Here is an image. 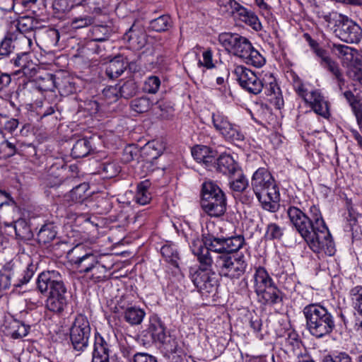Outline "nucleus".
<instances>
[{"mask_svg":"<svg viewBox=\"0 0 362 362\" xmlns=\"http://www.w3.org/2000/svg\"><path fill=\"white\" fill-rule=\"evenodd\" d=\"M57 231L52 223H46L42 226L37 234V240L40 245L51 243L56 237Z\"/></svg>","mask_w":362,"mask_h":362,"instance_id":"nucleus-31","label":"nucleus"},{"mask_svg":"<svg viewBox=\"0 0 362 362\" xmlns=\"http://www.w3.org/2000/svg\"><path fill=\"white\" fill-rule=\"evenodd\" d=\"M174 43L172 42L171 37L160 38L156 45L155 50L162 52L160 57H170L172 54V47Z\"/></svg>","mask_w":362,"mask_h":362,"instance_id":"nucleus-48","label":"nucleus"},{"mask_svg":"<svg viewBox=\"0 0 362 362\" xmlns=\"http://www.w3.org/2000/svg\"><path fill=\"white\" fill-rule=\"evenodd\" d=\"M286 214L290 223L315 253L332 256L336 252L331 233L316 206L310 208V216L302 209L289 205Z\"/></svg>","mask_w":362,"mask_h":362,"instance_id":"nucleus-1","label":"nucleus"},{"mask_svg":"<svg viewBox=\"0 0 362 362\" xmlns=\"http://www.w3.org/2000/svg\"><path fill=\"white\" fill-rule=\"evenodd\" d=\"M148 332L153 341L158 343L168 335L164 323L158 317H153L150 319Z\"/></svg>","mask_w":362,"mask_h":362,"instance_id":"nucleus-28","label":"nucleus"},{"mask_svg":"<svg viewBox=\"0 0 362 362\" xmlns=\"http://www.w3.org/2000/svg\"><path fill=\"white\" fill-rule=\"evenodd\" d=\"M160 86V80L156 76H151L144 82V90L145 92L154 94L157 93Z\"/></svg>","mask_w":362,"mask_h":362,"instance_id":"nucleus-52","label":"nucleus"},{"mask_svg":"<svg viewBox=\"0 0 362 362\" xmlns=\"http://www.w3.org/2000/svg\"><path fill=\"white\" fill-rule=\"evenodd\" d=\"M13 35L7 34L0 43V59H2L13 52L14 45H13Z\"/></svg>","mask_w":362,"mask_h":362,"instance_id":"nucleus-49","label":"nucleus"},{"mask_svg":"<svg viewBox=\"0 0 362 362\" xmlns=\"http://www.w3.org/2000/svg\"><path fill=\"white\" fill-rule=\"evenodd\" d=\"M214 267L221 276L238 279L246 272L247 263L243 254L225 253L215 258Z\"/></svg>","mask_w":362,"mask_h":362,"instance_id":"nucleus-9","label":"nucleus"},{"mask_svg":"<svg viewBox=\"0 0 362 362\" xmlns=\"http://www.w3.org/2000/svg\"><path fill=\"white\" fill-rule=\"evenodd\" d=\"M264 93L269 97L268 100L273 104L276 108L281 109L284 105V99L281 91L278 86L275 78L270 75L267 80L263 81Z\"/></svg>","mask_w":362,"mask_h":362,"instance_id":"nucleus-17","label":"nucleus"},{"mask_svg":"<svg viewBox=\"0 0 362 362\" xmlns=\"http://www.w3.org/2000/svg\"><path fill=\"white\" fill-rule=\"evenodd\" d=\"M110 347L101 334L95 333L92 362H110Z\"/></svg>","mask_w":362,"mask_h":362,"instance_id":"nucleus-18","label":"nucleus"},{"mask_svg":"<svg viewBox=\"0 0 362 362\" xmlns=\"http://www.w3.org/2000/svg\"><path fill=\"white\" fill-rule=\"evenodd\" d=\"M307 99L306 103H310L315 113L325 118L328 117L329 115L328 104L320 92L317 90L311 91L309 98Z\"/></svg>","mask_w":362,"mask_h":362,"instance_id":"nucleus-23","label":"nucleus"},{"mask_svg":"<svg viewBox=\"0 0 362 362\" xmlns=\"http://www.w3.org/2000/svg\"><path fill=\"white\" fill-rule=\"evenodd\" d=\"M89 186L87 183L83 182L76 187L73 188L69 193L68 197L76 203H82L84 200L87 199L89 197L88 190Z\"/></svg>","mask_w":362,"mask_h":362,"instance_id":"nucleus-37","label":"nucleus"},{"mask_svg":"<svg viewBox=\"0 0 362 362\" xmlns=\"http://www.w3.org/2000/svg\"><path fill=\"white\" fill-rule=\"evenodd\" d=\"M264 209L271 212L279 210L280 194L276 185L265 187L260 191H253Z\"/></svg>","mask_w":362,"mask_h":362,"instance_id":"nucleus-16","label":"nucleus"},{"mask_svg":"<svg viewBox=\"0 0 362 362\" xmlns=\"http://www.w3.org/2000/svg\"><path fill=\"white\" fill-rule=\"evenodd\" d=\"M18 153V148L14 143L8 140H4L0 144V160L8 159Z\"/></svg>","mask_w":362,"mask_h":362,"instance_id":"nucleus-45","label":"nucleus"},{"mask_svg":"<svg viewBox=\"0 0 362 362\" xmlns=\"http://www.w3.org/2000/svg\"><path fill=\"white\" fill-rule=\"evenodd\" d=\"M138 156V150L134 146H129L125 147L123 151L122 160L124 163H129L134 160Z\"/></svg>","mask_w":362,"mask_h":362,"instance_id":"nucleus-59","label":"nucleus"},{"mask_svg":"<svg viewBox=\"0 0 362 362\" xmlns=\"http://www.w3.org/2000/svg\"><path fill=\"white\" fill-rule=\"evenodd\" d=\"M107 267L98 260L90 269L88 277L95 283L103 281L107 279Z\"/></svg>","mask_w":362,"mask_h":362,"instance_id":"nucleus-44","label":"nucleus"},{"mask_svg":"<svg viewBox=\"0 0 362 362\" xmlns=\"http://www.w3.org/2000/svg\"><path fill=\"white\" fill-rule=\"evenodd\" d=\"M152 105V101L145 96L136 98L130 103L131 110L139 114L148 112Z\"/></svg>","mask_w":362,"mask_h":362,"instance_id":"nucleus-42","label":"nucleus"},{"mask_svg":"<svg viewBox=\"0 0 362 362\" xmlns=\"http://www.w3.org/2000/svg\"><path fill=\"white\" fill-rule=\"evenodd\" d=\"M10 62L15 68L18 69L15 74L23 73V75L27 76L35 69L30 59V53L28 52L18 53Z\"/></svg>","mask_w":362,"mask_h":362,"instance_id":"nucleus-22","label":"nucleus"},{"mask_svg":"<svg viewBox=\"0 0 362 362\" xmlns=\"http://www.w3.org/2000/svg\"><path fill=\"white\" fill-rule=\"evenodd\" d=\"M350 76L362 84V60H358L350 71Z\"/></svg>","mask_w":362,"mask_h":362,"instance_id":"nucleus-63","label":"nucleus"},{"mask_svg":"<svg viewBox=\"0 0 362 362\" xmlns=\"http://www.w3.org/2000/svg\"><path fill=\"white\" fill-rule=\"evenodd\" d=\"M17 29L20 33H28L34 28V21L30 17L24 16L21 18L17 23Z\"/></svg>","mask_w":362,"mask_h":362,"instance_id":"nucleus-56","label":"nucleus"},{"mask_svg":"<svg viewBox=\"0 0 362 362\" xmlns=\"http://www.w3.org/2000/svg\"><path fill=\"white\" fill-rule=\"evenodd\" d=\"M13 328L14 329L11 332V337L13 339H21L28 334L30 326L21 322L17 321L15 322Z\"/></svg>","mask_w":362,"mask_h":362,"instance_id":"nucleus-53","label":"nucleus"},{"mask_svg":"<svg viewBox=\"0 0 362 362\" xmlns=\"http://www.w3.org/2000/svg\"><path fill=\"white\" fill-rule=\"evenodd\" d=\"M209 153H212V149L204 145H197L192 148V155L199 163H201L205 155Z\"/></svg>","mask_w":362,"mask_h":362,"instance_id":"nucleus-55","label":"nucleus"},{"mask_svg":"<svg viewBox=\"0 0 362 362\" xmlns=\"http://www.w3.org/2000/svg\"><path fill=\"white\" fill-rule=\"evenodd\" d=\"M230 178L231 180L229 182V186L234 192H243L248 187V180L243 175L241 168L237 171L235 176H232Z\"/></svg>","mask_w":362,"mask_h":362,"instance_id":"nucleus-41","label":"nucleus"},{"mask_svg":"<svg viewBox=\"0 0 362 362\" xmlns=\"http://www.w3.org/2000/svg\"><path fill=\"white\" fill-rule=\"evenodd\" d=\"M94 18L90 16H83L74 18L71 20V25L74 29H80L92 25Z\"/></svg>","mask_w":362,"mask_h":362,"instance_id":"nucleus-54","label":"nucleus"},{"mask_svg":"<svg viewBox=\"0 0 362 362\" xmlns=\"http://www.w3.org/2000/svg\"><path fill=\"white\" fill-rule=\"evenodd\" d=\"M159 343L161 344L160 348L163 355L182 349L179 345V342L177 339L169 334Z\"/></svg>","mask_w":362,"mask_h":362,"instance_id":"nucleus-47","label":"nucleus"},{"mask_svg":"<svg viewBox=\"0 0 362 362\" xmlns=\"http://www.w3.org/2000/svg\"><path fill=\"white\" fill-rule=\"evenodd\" d=\"M83 246H76L69 252V255L74 254L71 262L81 274L88 275L90 269L96 264L98 260V257L92 252H83Z\"/></svg>","mask_w":362,"mask_h":362,"instance_id":"nucleus-15","label":"nucleus"},{"mask_svg":"<svg viewBox=\"0 0 362 362\" xmlns=\"http://www.w3.org/2000/svg\"><path fill=\"white\" fill-rule=\"evenodd\" d=\"M224 238H216L214 235H203L202 239L192 241L190 246L192 253L197 257L200 264L212 267L218 255L225 254Z\"/></svg>","mask_w":362,"mask_h":362,"instance_id":"nucleus-7","label":"nucleus"},{"mask_svg":"<svg viewBox=\"0 0 362 362\" xmlns=\"http://www.w3.org/2000/svg\"><path fill=\"white\" fill-rule=\"evenodd\" d=\"M211 118L215 129L226 140L231 142L243 141L244 140L245 135L241 128L238 125L231 123L223 113L220 112H214Z\"/></svg>","mask_w":362,"mask_h":362,"instance_id":"nucleus-12","label":"nucleus"},{"mask_svg":"<svg viewBox=\"0 0 362 362\" xmlns=\"http://www.w3.org/2000/svg\"><path fill=\"white\" fill-rule=\"evenodd\" d=\"M320 65L335 77L339 83V88H341V85L344 83V79L338 63L329 58L327 60L325 59L324 62H320Z\"/></svg>","mask_w":362,"mask_h":362,"instance_id":"nucleus-40","label":"nucleus"},{"mask_svg":"<svg viewBox=\"0 0 362 362\" xmlns=\"http://www.w3.org/2000/svg\"><path fill=\"white\" fill-rule=\"evenodd\" d=\"M326 22L332 25L335 37L347 44H358L362 39V28L352 18L337 12L325 16Z\"/></svg>","mask_w":362,"mask_h":362,"instance_id":"nucleus-6","label":"nucleus"},{"mask_svg":"<svg viewBox=\"0 0 362 362\" xmlns=\"http://www.w3.org/2000/svg\"><path fill=\"white\" fill-rule=\"evenodd\" d=\"M212 51L210 49H206L202 54L203 61L199 60V66H204L208 69L214 68V64L212 59Z\"/></svg>","mask_w":362,"mask_h":362,"instance_id":"nucleus-58","label":"nucleus"},{"mask_svg":"<svg viewBox=\"0 0 362 362\" xmlns=\"http://www.w3.org/2000/svg\"><path fill=\"white\" fill-rule=\"evenodd\" d=\"M120 98L129 99L134 97L138 91V86L134 80L129 79L123 83L122 86H118Z\"/></svg>","mask_w":362,"mask_h":362,"instance_id":"nucleus-43","label":"nucleus"},{"mask_svg":"<svg viewBox=\"0 0 362 362\" xmlns=\"http://www.w3.org/2000/svg\"><path fill=\"white\" fill-rule=\"evenodd\" d=\"M237 81L242 88L254 95L259 94L264 87L263 81L250 69L237 66L234 70Z\"/></svg>","mask_w":362,"mask_h":362,"instance_id":"nucleus-14","label":"nucleus"},{"mask_svg":"<svg viewBox=\"0 0 362 362\" xmlns=\"http://www.w3.org/2000/svg\"><path fill=\"white\" fill-rule=\"evenodd\" d=\"M211 267L200 264V267L191 274L194 285L203 296H206L215 294L218 285L214 272H211Z\"/></svg>","mask_w":362,"mask_h":362,"instance_id":"nucleus-11","label":"nucleus"},{"mask_svg":"<svg viewBox=\"0 0 362 362\" xmlns=\"http://www.w3.org/2000/svg\"><path fill=\"white\" fill-rule=\"evenodd\" d=\"M276 185L272 174L264 168H258L253 174L251 185L253 191H260L265 187Z\"/></svg>","mask_w":362,"mask_h":362,"instance_id":"nucleus-21","label":"nucleus"},{"mask_svg":"<svg viewBox=\"0 0 362 362\" xmlns=\"http://www.w3.org/2000/svg\"><path fill=\"white\" fill-rule=\"evenodd\" d=\"M127 66V62L121 55H117L112 59L107 64L105 73L108 78L115 79L120 76Z\"/></svg>","mask_w":362,"mask_h":362,"instance_id":"nucleus-26","label":"nucleus"},{"mask_svg":"<svg viewBox=\"0 0 362 362\" xmlns=\"http://www.w3.org/2000/svg\"><path fill=\"white\" fill-rule=\"evenodd\" d=\"M36 265L29 264L18 276V269L11 262L6 263L0 269V298L6 294L13 285L19 288L27 284L35 274Z\"/></svg>","mask_w":362,"mask_h":362,"instance_id":"nucleus-8","label":"nucleus"},{"mask_svg":"<svg viewBox=\"0 0 362 362\" xmlns=\"http://www.w3.org/2000/svg\"><path fill=\"white\" fill-rule=\"evenodd\" d=\"M160 253L166 262L176 268L179 267L180 256L174 245H164L160 248Z\"/></svg>","mask_w":362,"mask_h":362,"instance_id":"nucleus-38","label":"nucleus"},{"mask_svg":"<svg viewBox=\"0 0 362 362\" xmlns=\"http://www.w3.org/2000/svg\"><path fill=\"white\" fill-rule=\"evenodd\" d=\"M103 95L110 103L116 102L119 98H120L117 85L115 86H108L104 88L103 90Z\"/></svg>","mask_w":362,"mask_h":362,"instance_id":"nucleus-57","label":"nucleus"},{"mask_svg":"<svg viewBox=\"0 0 362 362\" xmlns=\"http://www.w3.org/2000/svg\"><path fill=\"white\" fill-rule=\"evenodd\" d=\"M173 23L170 16L162 15L149 22L148 28L151 30L161 33L168 31L173 27Z\"/></svg>","mask_w":362,"mask_h":362,"instance_id":"nucleus-34","label":"nucleus"},{"mask_svg":"<svg viewBox=\"0 0 362 362\" xmlns=\"http://www.w3.org/2000/svg\"><path fill=\"white\" fill-rule=\"evenodd\" d=\"M218 42L226 50L243 59L247 64L259 68L265 63L264 58L254 49L245 37L238 33H223L218 35Z\"/></svg>","mask_w":362,"mask_h":362,"instance_id":"nucleus-4","label":"nucleus"},{"mask_svg":"<svg viewBox=\"0 0 362 362\" xmlns=\"http://www.w3.org/2000/svg\"><path fill=\"white\" fill-rule=\"evenodd\" d=\"M151 182L147 180L138 184L136 193L134 196V199L136 203L141 205H145L150 202L151 200V194L148 191Z\"/></svg>","mask_w":362,"mask_h":362,"instance_id":"nucleus-35","label":"nucleus"},{"mask_svg":"<svg viewBox=\"0 0 362 362\" xmlns=\"http://www.w3.org/2000/svg\"><path fill=\"white\" fill-rule=\"evenodd\" d=\"M254 280L255 292L256 294L275 284L265 268L262 267L257 268L254 275Z\"/></svg>","mask_w":362,"mask_h":362,"instance_id":"nucleus-25","label":"nucleus"},{"mask_svg":"<svg viewBox=\"0 0 362 362\" xmlns=\"http://www.w3.org/2000/svg\"><path fill=\"white\" fill-rule=\"evenodd\" d=\"M284 228L275 223H272L267 225L264 237L269 240H279L284 235Z\"/></svg>","mask_w":362,"mask_h":362,"instance_id":"nucleus-50","label":"nucleus"},{"mask_svg":"<svg viewBox=\"0 0 362 362\" xmlns=\"http://www.w3.org/2000/svg\"><path fill=\"white\" fill-rule=\"evenodd\" d=\"M36 284L41 293H48L46 308L54 313H62L68 305L69 292L60 273L43 272L38 275Z\"/></svg>","mask_w":362,"mask_h":362,"instance_id":"nucleus-2","label":"nucleus"},{"mask_svg":"<svg viewBox=\"0 0 362 362\" xmlns=\"http://www.w3.org/2000/svg\"><path fill=\"white\" fill-rule=\"evenodd\" d=\"M237 13H238L240 20L251 26L254 30L258 31L262 29V24L254 12L249 11L241 6L240 9H238Z\"/></svg>","mask_w":362,"mask_h":362,"instance_id":"nucleus-33","label":"nucleus"},{"mask_svg":"<svg viewBox=\"0 0 362 362\" xmlns=\"http://www.w3.org/2000/svg\"><path fill=\"white\" fill-rule=\"evenodd\" d=\"M90 332L91 327L87 317L78 314L70 328V340L75 351L81 353L88 347Z\"/></svg>","mask_w":362,"mask_h":362,"instance_id":"nucleus-10","label":"nucleus"},{"mask_svg":"<svg viewBox=\"0 0 362 362\" xmlns=\"http://www.w3.org/2000/svg\"><path fill=\"white\" fill-rule=\"evenodd\" d=\"M225 252L236 255L237 252L244 245L245 238L243 235L232 236L224 238Z\"/></svg>","mask_w":362,"mask_h":362,"instance_id":"nucleus-39","label":"nucleus"},{"mask_svg":"<svg viewBox=\"0 0 362 362\" xmlns=\"http://www.w3.org/2000/svg\"><path fill=\"white\" fill-rule=\"evenodd\" d=\"M92 151L90 141L86 138L80 139L76 141L71 148V155L74 158L87 156Z\"/></svg>","mask_w":362,"mask_h":362,"instance_id":"nucleus-32","label":"nucleus"},{"mask_svg":"<svg viewBox=\"0 0 362 362\" xmlns=\"http://www.w3.org/2000/svg\"><path fill=\"white\" fill-rule=\"evenodd\" d=\"M240 169V168L238 164L229 154L223 153L216 158L215 170L220 173L228 176L229 177L235 176L237 171Z\"/></svg>","mask_w":362,"mask_h":362,"instance_id":"nucleus-19","label":"nucleus"},{"mask_svg":"<svg viewBox=\"0 0 362 362\" xmlns=\"http://www.w3.org/2000/svg\"><path fill=\"white\" fill-rule=\"evenodd\" d=\"M323 362H356V361H353L348 354L340 352L334 356H327L324 358Z\"/></svg>","mask_w":362,"mask_h":362,"instance_id":"nucleus-61","label":"nucleus"},{"mask_svg":"<svg viewBox=\"0 0 362 362\" xmlns=\"http://www.w3.org/2000/svg\"><path fill=\"white\" fill-rule=\"evenodd\" d=\"M145 311L137 307H129L127 308L124 313V317L126 322L132 325H140L144 317Z\"/></svg>","mask_w":362,"mask_h":362,"instance_id":"nucleus-36","label":"nucleus"},{"mask_svg":"<svg viewBox=\"0 0 362 362\" xmlns=\"http://www.w3.org/2000/svg\"><path fill=\"white\" fill-rule=\"evenodd\" d=\"M257 296L259 303L269 305L281 304L284 298V293L275 284L257 293Z\"/></svg>","mask_w":362,"mask_h":362,"instance_id":"nucleus-20","label":"nucleus"},{"mask_svg":"<svg viewBox=\"0 0 362 362\" xmlns=\"http://www.w3.org/2000/svg\"><path fill=\"white\" fill-rule=\"evenodd\" d=\"M71 5L69 6L68 0H55L53 3V8L58 13H64L71 10L74 6H90L97 4V0H70Z\"/></svg>","mask_w":362,"mask_h":362,"instance_id":"nucleus-29","label":"nucleus"},{"mask_svg":"<svg viewBox=\"0 0 362 362\" xmlns=\"http://www.w3.org/2000/svg\"><path fill=\"white\" fill-rule=\"evenodd\" d=\"M352 305L358 314L362 317V286L352 288L349 292ZM356 331L362 334V320L358 319L355 324Z\"/></svg>","mask_w":362,"mask_h":362,"instance_id":"nucleus-27","label":"nucleus"},{"mask_svg":"<svg viewBox=\"0 0 362 362\" xmlns=\"http://www.w3.org/2000/svg\"><path fill=\"white\" fill-rule=\"evenodd\" d=\"M200 204L202 210L211 217L218 218L226 211V196L221 187L211 180L202 184Z\"/></svg>","mask_w":362,"mask_h":362,"instance_id":"nucleus-5","label":"nucleus"},{"mask_svg":"<svg viewBox=\"0 0 362 362\" xmlns=\"http://www.w3.org/2000/svg\"><path fill=\"white\" fill-rule=\"evenodd\" d=\"M123 38L135 49H141L146 43V34L140 30L134 29V25L124 33Z\"/></svg>","mask_w":362,"mask_h":362,"instance_id":"nucleus-24","label":"nucleus"},{"mask_svg":"<svg viewBox=\"0 0 362 362\" xmlns=\"http://www.w3.org/2000/svg\"><path fill=\"white\" fill-rule=\"evenodd\" d=\"M217 4L223 13H233L238 12L241 5L235 0H217Z\"/></svg>","mask_w":362,"mask_h":362,"instance_id":"nucleus-51","label":"nucleus"},{"mask_svg":"<svg viewBox=\"0 0 362 362\" xmlns=\"http://www.w3.org/2000/svg\"><path fill=\"white\" fill-rule=\"evenodd\" d=\"M134 362H158L157 358L146 353H136L134 356Z\"/></svg>","mask_w":362,"mask_h":362,"instance_id":"nucleus-64","label":"nucleus"},{"mask_svg":"<svg viewBox=\"0 0 362 362\" xmlns=\"http://www.w3.org/2000/svg\"><path fill=\"white\" fill-rule=\"evenodd\" d=\"M16 236L23 241L30 240L33 238V233L28 222L24 218H19L13 223Z\"/></svg>","mask_w":362,"mask_h":362,"instance_id":"nucleus-30","label":"nucleus"},{"mask_svg":"<svg viewBox=\"0 0 362 362\" xmlns=\"http://www.w3.org/2000/svg\"><path fill=\"white\" fill-rule=\"evenodd\" d=\"M112 30L107 25H96L93 28V38L88 40L85 48L95 54H103L107 47H110L109 38Z\"/></svg>","mask_w":362,"mask_h":362,"instance_id":"nucleus-13","label":"nucleus"},{"mask_svg":"<svg viewBox=\"0 0 362 362\" xmlns=\"http://www.w3.org/2000/svg\"><path fill=\"white\" fill-rule=\"evenodd\" d=\"M333 50L336 52V54L339 57H347L348 55L352 56V52L355 49L341 44H333Z\"/></svg>","mask_w":362,"mask_h":362,"instance_id":"nucleus-60","label":"nucleus"},{"mask_svg":"<svg viewBox=\"0 0 362 362\" xmlns=\"http://www.w3.org/2000/svg\"><path fill=\"white\" fill-rule=\"evenodd\" d=\"M303 314L305 319L306 329L317 339L329 335L335 329L332 313L320 303H310L305 306Z\"/></svg>","mask_w":362,"mask_h":362,"instance_id":"nucleus-3","label":"nucleus"},{"mask_svg":"<svg viewBox=\"0 0 362 362\" xmlns=\"http://www.w3.org/2000/svg\"><path fill=\"white\" fill-rule=\"evenodd\" d=\"M100 169L107 179L117 176L121 171V167L116 161L103 162L100 164Z\"/></svg>","mask_w":362,"mask_h":362,"instance_id":"nucleus-46","label":"nucleus"},{"mask_svg":"<svg viewBox=\"0 0 362 362\" xmlns=\"http://www.w3.org/2000/svg\"><path fill=\"white\" fill-rule=\"evenodd\" d=\"M344 98L346 99L351 110H355L362 105L360 100H358L351 90H346L343 93Z\"/></svg>","mask_w":362,"mask_h":362,"instance_id":"nucleus-62","label":"nucleus"}]
</instances>
